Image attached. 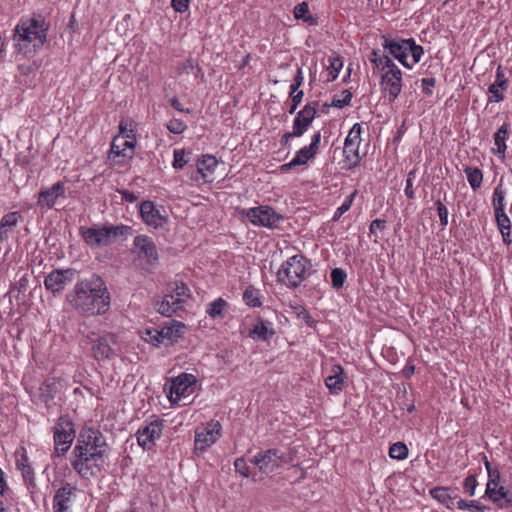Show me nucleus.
Masks as SVG:
<instances>
[{
	"instance_id": "obj_32",
	"label": "nucleus",
	"mask_w": 512,
	"mask_h": 512,
	"mask_svg": "<svg viewBox=\"0 0 512 512\" xmlns=\"http://www.w3.org/2000/svg\"><path fill=\"white\" fill-rule=\"evenodd\" d=\"M17 468L21 471L25 485L35 487L34 470L28 462V457L24 454L16 462Z\"/></svg>"
},
{
	"instance_id": "obj_7",
	"label": "nucleus",
	"mask_w": 512,
	"mask_h": 512,
	"mask_svg": "<svg viewBox=\"0 0 512 512\" xmlns=\"http://www.w3.org/2000/svg\"><path fill=\"white\" fill-rule=\"evenodd\" d=\"M51 431L53 433L54 453L58 457L64 456L77 438L73 420L69 415H61L56 420Z\"/></svg>"
},
{
	"instance_id": "obj_58",
	"label": "nucleus",
	"mask_w": 512,
	"mask_h": 512,
	"mask_svg": "<svg viewBox=\"0 0 512 512\" xmlns=\"http://www.w3.org/2000/svg\"><path fill=\"white\" fill-rule=\"evenodd\" d=\"M351 203H352V196L350 197V199L344 201L342 203V205L337 208V210L333 216V220L337 221L345 212H347L351 207Z\"/></svg>"
},
{
	"instance_id": "obj_33",
	"label": "nucleus",
	"mask_w": 512,
	"mask_h": 512,
	"mask_svg": "<svg viewBox=\"0 0 512 512\" xmlns=\"http://www.w3.org/2000/svg\"><path fill=\"white\" fill-rule=\"evenodd\" d=\"M430 495L441 504H444L448 509H453L455 505V497H452L449 488L435 487L430 490Z\"/></svg>"
},
{
	"instance_id": "obj_18",
	"label": "nucleus",
	"mask_w": 512,
	"mask_h": 512,
	"mask_svg": "<svg viewBox=\"0 0 512 512\" xmlns=\"http://www.w3.org/2000/svg\"><path fill=\"white\" fill-rule=\"evenodd\" d=\"M77 275L74 269H56L50 272L44 280V286L52 293H60Z\"/></svg>"
},
{
	"instance_id": "obj_59",
	"label": "nucleus",
	"mask_w": 512,
	"mask_h": 512,
	"mask_svg": "<svg viewBox=\"0 0 512 512\" xmlns=\"http://www.w3.org/2000/svg\"><path fill=\"white\" fill-rule=\"evenodd\" d=\"M494 83H496L497 86H504V87L508 88L509 83H508L507 78L505 77L504 71L501 66H498V68L496 70V79H495Z\"/></svg>"
},
{
	"instance_id": "obj_57",
	"label": "nucleus",
	"mask_w": 512,
	"mask_h": 512,
	"mask_svg": "<svg viewBox=\"0 0 512 512\" xmlns=\"http://www.w3.org/2000/svg\"><path fill=\"white\" fill-rule=\"evenodd\" d=\"M190 0H171L172 8L179 13H183L188 10Z\"/></svg>"
},
{
	"instance_id": "obj_10",
	"label": "nucleus",
	"mask_w": 512,
	"mask_h": 512,
	"mask_svg": "<svg viewBox=\"0 0 512 512\" xmlns=\"http://www.w3.org/2000/svg\"><path fill=\"white\" fill-rule=\"evenodd\" d=\"M291 461V455L286 454L279 449H268L266 451L259 452L251 459V463L256 465L258 469L265 474H269L283 464Z\"/></svg>"
},
{
	"instance_id": "obj_62",
	"label": "nucleus",
	"mask_w": 512,
	"mask_h": 512,
	"mask_svg": "<svg viewBox=\"0 0 512 512\" xmlns=\"http://www.w3.org/2000/svg\"><path fill=\"white\" fill-rule=\"evenodd\" d=\"M385 225L386 221L382 219H376L372 221L369 227L370 234H375L377 230H383Z\"/></svg>"
},
{
	"instance_id": "obj_51",
	"label": "nucleus",
	"mask_w": 512,
	"mask_h": 512,
	"mask_svg": "<svg viewBox=\"0 0 512 512\" xmlns=\"http://www.w3.org/2000/svg\"><path fill=\"white\" fill-rule=\"evenodd\" d=\"M457 508L460 510H470L475 509L477 512H483L484 507L478 504L476 501L467 502L463 499H458L456 501Z\"/></svg>"
},
{
	"instance_id": "obj_5",
	"label": "nucleus",
	"mask_w": 512,
	"mask_h": 512,
	"mask_svg": "<svg viewBox=\"0 0 512 512\" xmlns=\"http://www.w3.org/2000/svg\"><path fill=\"white\" fill-rule=\"evenodd\" d=\"M311 262L302 254L289 257L277 272L278 282L288 288H297L308 278L311 272Z\"/></svg>"
},
{
	"instance_id": "obj_9",
	"label": "nucleus",
	"mask_w": 512,
	"mask_h": 512,
	"mask_svg": "<svg viewBox=\"0 0 512 512\" xmlns=\"http://www.w3.org/2000/svg\"><path fill=\"white\" fill-rule=\"evenodd\" d=\"M196 378L192 374L182 373L173 379L169 389V400L173 406H186L192 400L190 397L194 393Z\"/></svg>"
},
{
	"instance_id": "obj_53",
	"label": "nucleus",
	"mask_w": 512,
	"mask_h": 512,
	"mask_svg": "<svg viewBox=\"0 0 512 512\" xmlns=\"http://www.w3.org/2000/svg\"><path fill=\"white\" fill-rule=\"evenodd\" d=\"M303 91H298V92H293V91H290L289 93V96L291 98V106H290V109H289V113L290 114H293L297 107L299 106V104L301 103L302 99H303Z\"/></svg>"
},
{
	"instance_id": "obj_36",
	"label": "nucleus",
	"mask_w": 512,
	"mask_h": 512,
	"mask_svg": "<svg viewBox=\"0 0 512 512\" xmlns=\"http://www.w3.org/2000/svg\"><path fill=\"white\" fill-rule=\"evenodd\" d=\"M243 301L250 307H260L262 305L260 291L253 286H248L243 293Z\"/></svg>"
},
{
	"instance_id": "obj_31",
	"label": "nucleus",
	"mask_w": 512,
	"mask_h": 512,
	"mask_svg": "<svg viewBox=\"0 0 512 512\" xmlns=\"http://www.w3.org/2000/svg\"><path fill=\"white\" fill-rule=\"evenodd\" d=\"M22 219L19 212H10L5 214L0 221V242L8 237V230L17 226L18 222Z\"/></svg>"
},
{
	"instance_id": "obj_52",
	"label": "nucleus",
	"mask_w": 512,
	"mask_h": 512,
	"mask_svg": "<svg viewBox=\"0 0 512 512\" xmlns=\"http://www.w3.org/2000/svg\"><path fill=\"white\" fill-rule=\"evenodd\" d=\"M436 207L440 219V224L442 227H446L448 225V209L440 200L436 202Z\"/></svg>"
},
{
	"instance_id": "obj_37",
	"label": "nucleus",
	"mask_w": 512,
	"mask_h": 512,
	"mask_svg": "<svg viewBox=\"0 0 512 512\" xmlns=\"http://www.w3.org/2000/svg\"><path fill=\"white\" fill-rule=\"evenodd\" d=\"M168 294H173L176 297L183 298L185 303L186 299L190 297V290L183 282L175 281L169 284Z\"/></svg>"
},
{
	"instance_id": "obj_21",
	"label": "nucleus",
	"mask_w": 512,
	"mask_h": 512,
	"mask_svg": "<svg viewBox=\"0 0 512 512\" xmlns=\"http://www.w3.org/2000/svg\"><path fill=\"white\" fill-rule=\"evenodd\" d=\"M76 490V487L70 483L61 486L53 497V512H69Z\"/></svg>"
},
{
	"instance_id": "obj_22",
	"label": "nucleus",
	"mask_w": 512,
	"mask_h": 512,
	"mask_svg": "<svg viewBox=\"0 0 512 512\" xmlns=\"http://www.w3.org/2000/svg\"><path fill=\"white\" fill-rule=\"evenodd\" d=\"M134 249L140 257H144L147 262L153 263L158 259L157 248L152 240L147 235H138L133 241Z\"/></svg>"
},
{
	"instance_id": "obj_30",
	"label": "nucleus",
	"mask_w": 512,
	"mask_h": 512,
	"mask_svg": "<svg viewBox=\"0 0 512 512\" xmlns=\"http://www.w3.org/2000/svg\"><path fill=\"white\" fill-rule=\"evenodd\" d=\"M228 309V303L223 298L219 297L206 305V313L212 319L222 320Z\"/></svg>"
},
{
	"instance_id": "obj_60",
	"label": "nucleus",
	"mask_w": 512,
	"mask_h": 512,
	"mask_svg": "<svg viewBox=\"0 0 512 512\" xmlns=\"http://www.w3.org/2000/svg\"><path fill=\"white\" fill-rule=\"evenodd\" d=\"M304 77L301 68L297 69L296 76L294 78V83L290 86V91L298 92V88L303 84Z\"/></svg>"
},
{
	"instance_id": "obj_41",
	"label": "nucleus",
	"mask_w": 512,
	"mask_h": 512,
	"mask_svg": "<svg viewBox=\"0 0 512 512\" xmlns=\"http://www.w3.org/2000/svg\"><path fill=\"white\" fill-rule=\"evenodd\" d=\"M508 88L504 86H497L496 83H492L488 87V92L491 95L488 99L489 103H499L504 100V91H506Z\"/></svg>"
},
{
	"instance_id": "obj_46",
	"label": "nucleus",
	"mask_w": 512,
	"mask_h": 512,
	"mask_svg": "<svg viewBox=\"0 0 512 512\" xmlns=\"http://www.w3.org/2000/svg\"><path fill=\"white\" fill-rule=\"evenodd\" d=\"M121 135L124 139H128L131 134H135L134 122L131 119H123L119 124Z\"/></svg>"
},
{
	"instance_id": "obj_61",
	"label": "nucleus",
	"mask_w": 512,
	"mask_h": 512,
	"mask_svg": "<svg viewBox=\"0 0 512 512\" xmlns=\"http://www.w3.org/2000/svg\"><path fill=\"white\" fill-rule=\"evenodd\" d=\"M412 177H414V172H410L408 174V178L406 180V187H405V195L409 198V199H413L414 198V189H413V184H412Z\"/></svg>"
},
{
	"instance_id": "obj_55",
	"label": "nucleus",
	"mask_w": 512,
	"mask_h": 512,
	"mask_svg": "<svg viewBox=\"0 0 512 512\" xmlns=\"http://www.w3.org/2000/svg\"><path fill=\"white\" fill-rule=\"evenodd\" d=\"M477 486L476 478L473 475H469L464 480V489L470 495L473 496Z\"/></svg>"
},
{
	"instance_id": "obj_13",
	"label": "nucleus",
	"mask_w": 512,
	"mask_h": 512,
	"mask_svg": "<svg viewBox=\"0 0 512 512\" xmlns=\"http://www.w3.org/2000/svg\"><path fill=\"white\" fill-rule=\"evenodd\" d=\"M381 89L389 102H394L402 90V72L395 63L386 68L381 75Z\"/></svg>"
},
{
	"instance_id": "obj_23",
	"label": "nucleus",
	"mask_w": 512,
	"mask_h": 512,
	"mask_svg": "<svg viewBox=\"0 0 512 512\" xmlns=\"http://www.w3.org/2000/svg\"><path fill=\"white\" fill-rule=\"evenodd\" d=\"M154 308L158 313L171 317L184 309V299L173 294H166L161 300L155 302Z\"/></svg>"
},
{
	"instance_id": "obj_24",
	"label": "nucleus",
	"mask_w": 512,
	"mask_h": 512,
	"mask_svg": "<svg viewBox=\"0 0 512 512\" xmlns=\"http://www.w3.org/2000/svg\"><path fill=\"white\" fill-rule=\"evenodd\" d=\"M140 215L145 224L154 228L161 227L165 222V217L155 207L152 201H144L141 203Z\"/></svg>"
},
{
	"instance_id": "obj_45",
	"label": "nucleus",
	"mask_w": 512,
	"mask_h": 512,
	"mask_svg": "<svg viewBox=\"0 0 512 512\" xmlns=\"http://www.w3.org/2000/svg\"><path fill=\"white\" fill-rule=\"evenodd\" d=\"M494 214L497 222V227L500 232H503V230H511V221L508 215L505 213V211L496 212Z\"/></svg>"
},
{
	"instance_id": "obj_4",
	"label": "nucleus",
	"mask_w": 512,
	"mask_h": 512,
	"mask_svg": "<svg viewBox=\"0 0 512 512\" xmlns=\"http://www.w3.org/2000/svg\"><path fill=\"white\" fill-rule=\"evenodd\" d=\"M132 228L127 225H93L80 227V235L84 242L93 249L112 244L118 237L128 236Z\"/></svg>"
},
{
	"instance_id": "obj_20",
	"label": "nucleus",
	"mask_w": 512,
	"mask_h": 512,
	"mask_svg": "<svg viewBox=\"0 0 512 512\" xmlns=\"http://www.w3.org/2000/svg\"><path fill=\"white\" fill-rule=\"evenodd\" d=\"M185 328L182 322L169 320L159 327V332L156 333L160 337L161 344L168 346L174 344L183 336Z\"/></svg>"
},
{
	"instance_id": "obj_40",
	"label": "nucleus",
	"mask_w": 512,
	"mask_h": 512,
	"mask_svg": "<svg viewBox=\"0 0 512 512\" xmlns=\"http://www.w3.org/2000/svg\"><path fill=\"white\" fill-rule=\"evenodd\" d=\"M389 456L393 459L403 460L408 456V448L404 443L396 442L390 447Z\"/></svg>"
},
{
	"instance_id": "obj_63",
	"label": "nucleus",
	"mask_w": 512,
	"mask_h": 512,
	"mask_svg": "<svg viewBox=\"0 0 512 512\" xmlns=\"http://www.w3.org/2000/svg\"><path fill=\"white\" fill-rule=\"evenodd\" d=\"M171 106L176 109L177 111L179 112H185V113H190V109H184L181 102L176 98V97H173L169 100Z\"/></svg>"
},
{
	"instance_id": "obj_42",
	"label": "nucleus",
	"mask_w": 512,
	"mask_h": 512,
	"mask_svg": "<svg viewBox=\"0 0 512 512\" xmlns=\"http://www.w3.org/2000/svg\"><path fill=\"white\" fill-rule=\"evenodd\" d=\"M352 93L349 90H343L340 95H335L331 106L336 108H343L351 102Z\"/></svg>"
},
{
	"instance_id": "obj_19",
	"label": "nucleus",
	"mask_w": 512,
	"mask_h": 512,
	"mask_svg": "<svg viewBox=\"0 0 512 512\" xmlns=\"http://www.w3.org/2000/svg\"><path fill=\"white\" fill-rule=\"evenodd\" d=\"M65 197V185L58 181L51 187L42 188L38 194L37 204L41 208L51 209L59 198Z\"/></svg>"
},
{
	"instance_id": "obj_48",
	"label": "nucleus",
	"mask_w": 512,
	"mask_h": 512,
	"mask_svg": "<svg viewBox=\"0 0 512 512\" xmlns=\"http://www.w3.org/2000/svg\"><path fill=\"white\" fill-rule=\"evenodd\" d=\"M156 332H159V329H158V328H149V329H145V331H144V334H143L142 338H143L146 342H148V343H150V344H152V345H154V346L158 347V346H160V345H161V341H160V337H158V336H157V333H156Z\"/></svg>"
},
{
	"instance_id": "obj_6",
	"label": "nucleus",
	"mask_w": 512,
	"mask_h": 512,
	"mask_svg": "<svg viewBox=\"0 0 512 512\" xmlns=\"http://www.w3.org/2000/svg\"><path fill=\"white\" fill-rule=\"evenodd\" d=\"M383 48L404 67L411 69L424 54V50L414 39H384Z\"/></svg>"
},
{
	"instance_id": "obj_54",
	"label": "nucleus",
	"mask_w": 512,
	"mask_h": 512,
	"mask_svg": "<svg viewBox=\"0 0 512 512\" xmlns=\"http://www.w3.org/2000/svg\"><path fill=\"white\" fill-rule=\"evenodd\" d=\"M234 467L237 473L244 477L249 476V467L243 458H237L234 462Z\"/></svg>"
},
{
	"instance_id": "obj_49",
	"label": "nucleus",
	"mask_w": 512,
	"mask_h": 512,
	"mask_svg": "<svg viewBox=\"0 0 512 512\" xmlns=\"http://www.w3.org/2000/svg\"><path fill=\"white\" fill-rule=\"evenodd\" d=\"M188 160L185 158V151L183 149H175L173 152V163L172 166L175 169H182Z\"/></svg>"
},
{
	"instance_id": "obj_29",
	"label": "nucleus",
	"mask_w": 512,
	"mask_h": 512,
	"mask_svg": "<svg viewBox=\"0 0 512 512\" xmlns=\"http://www.w3.org/2000/svg\"><path fill=\"white\" fill-rule=\"evenodd\" d=\"M509 134V124L504 123L494 134V148L493 153L499 158L504 159L507 149L506 140Z\"/></svg>"
},
{
	"instance_id": "obj_26",
	"label": "nucleus",
	"mask_w": 512,
	"mask_h": 512,
	"mask_svg": "<svg viewBox=\"0 0 512 512\" xmlns=\"http://www.w3.org/2000/svg\"><path fill=\"white\" fill-rule=\"evenodd\" d=\"M274 335L273 323L262 318H258L249 331V336L258 341H269Z\"/></svg>"
},
{
	"instance_id": "obj_27",
	"label": "nucleus",
	"mask_w": 512,
	"mask_h": 512,
	"mask_svg": "<svg viewBox=\"0 0 512 512\" xmlns=\"http://www.w3.org/2000/svg\"><path fill=\"white\" fill-rule=\"evenodd\" d=\"M218 160L215 156L206 154L197 161V171L202 175L205 182L214 181V172L218 167Z\"/></svg>"
},
{
	"instance_id": "obj_11",
	"label": "nucleus",
	"mask_w": 512,
	"mask_h": 512,
	"mask_svg": "<svg viewBox=\"0 0 512 512\" xmlns=\"http://www.w3.org/2000/svg\"><path fill=\"white\" fill-rule=\"evenodd\" d=\"M136 146V134H131L128 139L114 137L108 154V159L115 165H125L134 156Z\"/></svg>"
},
{
	"instance_id": "obj_3",
	"label": "nucleus",
	"mask_w": 512,
	"mask_h": 512,
	"mask_svg": "<svg viewBox=\"0 0 512 512\" xmlns=\"http://www.w3.org/2000/svg\"><path fill=\"white\" fill-rule=\"evenodd\" d=\"M47 25L43 18H22L14 29L13 40L18 52L27 54L43 46L47 38Z\"/></svg>"
},
{
	"instance_id": "obj_15",
	"label": "nucleus",
	"mask_w": 512,
	"mask_h": 512,
	"mask_svg": "<svg viewBox=\"0 0 512 512\" xmlns=\"http://www.w3.org/2000/svg\"><path fill=\"white\" fill-rule=\"evenodd\" d=\"M221 429V424L213 420L198 427L195 431V450L204 452L211 447L219 439Z\"/></svg>"
},
{
	"instance_id": "obj_43",
	"label": "nucleus",
	"mask_w": 512,
	"mask_h": 512,
	"mask_svg": "<svg viewBox=\"0 0 512 512\" xmlns=\"http://www.w3.org/2000/svg\"><path fill=\"white\" fill-rule=\"evenodd\" d=\"M347 274L346 272L341 268H334L331 271V281L332 286L335 289H340L343 287L344 282L346 280Z\"/></svg>"
},
{
	"instance_id": "obj_39",
	"label": "nucleus",
	"mask_w": 512,
	"mask_h": 512,
	"mask_svg": "<svg viewBox=\"0 0 512 512\" xmlns=\"http://www.w3.org/2000/svg\"><path fill=\"white\" fill-rule=\"evenodd\" d=\"M294 17L304 22L312 23L313 17L309 12V6L306 2H301L294 7Z\"/></svg>"
},
{
	"instance_id": "obj_34",
	"label": "nucleus",
	"mask_w": 512,
	"mask_h": 512,
	"mask_svg": "<svg viewBox=\"0 0 512 512\" xmlns=\"http://www.w3.org/2000/svg\"><path fill=\"white\" fill-rule=\"evenodd\" d=\"M505 196L506 190L503 188V178H501L500 183L495 187L493 191L492 204L494 213L505 211Z\"/></svg>"
},
{
	"instance_id": "obj_47",
	"label": "nucleus",
	"mask_w": 512,
	"mask_h": 512,
	"mask_svg": "<svg viewBox=\"0 0 512 512\" xmlns=\"http://www.w3.org/2000/svg\"><path fill=\"white\" fill-rule=\"evenodd\" d=\"M166 127L173 134H181L186 130L187 125L184 121L173 118L167 123Z\"/></svg>"
},
{
	"instance_id": "obj_50",
	"label": "nucleus",
	"mask_w": 512,
	"mask_h": 512,
	"mask_svg": "<svg viewBox=\"0 0 512 512\" xmlns=\"http://www.w3.org/2000/svg\"><path fill=\"white\" fill-rule=\"evenodd\" d=\"M342 61L338 58L330 59V66H329V78L328 81H334L342 68Z\"/></svg>"
},
{
	"instance_id": "obj_38",
	"label": "nucleus",
	"mask_w": 512,
	"mask_h": 512,
	"mask_svg": "<svg viewBox=\"0 0 512 512\" xmlns=\"http://www.w3.org/2000/svg\"><path fill=\"white\" fill-rule=\"evenodd\" d=\"M370 61L376 68H381L382 71H384L386 68H388L391 63H394L392 59L387 55H379L376 50H372L370 55Z\"/></svg>"
},
{
	"instance_id": "obj_14",
	"label": "nucleus",
	"mask_w": 512,
	"mask_h": 512,
	"mask_svg": "<svg viewBox=\"0 0 512 512\" xmlns=\"http://www.w3.org/2000/svg\"><path fill=\"white\" fill-rule=\"evenodd\" d=\"M361 132V125L359 123H355L345 139L343 154L348 168L356 167L361 161V157L359 155Z\"/></svg>"
},
{
	"instance_id": "obj_28",
	"label": "nucleus",
	"mask_w": 512,
	"mask_h": 512,
	"mask_svg": "<svg viewBox=\"0 0 512 512\" xmlns=\"http://www.w3.org/2000/svg\"><path fill=\"white\" fill-rule=\"evenodd\" d=\"M345 374L344 369L335 364L331 368V373L325 379V385L329 389L330 393L338 394L343 390Z\"/></svg>"
},
{
	"instance_id": "obj_16",
	"label": "nucleus",
	"mask_w": 512,
	"mask_h": 512,
	"mask_svg": "<svg viewBox=\"0 0 512 512\" xmlns=\"http://www.w3.org/2000/svg\"><path fill=\"white\" fill-rule=\"evenodd\" d=\"M118 337L113 333H106L96 339L92 345L93 356L96 360H108L119 354Z\"/></svg>"
},
{
	"instance_id": "obj_12",
	"label": "nucleus",
	"mask_w": 512,
	"mask_h": 512,
	"mask_svg": "<svg viewBox=\"0 0 512 512\" xmlns=\"http://www.w3.org/2000/svg\"><path fill=\"white\" fill-rule=\"evenodd\" d=\"M163 426V420L158 417L145 420L136 432L138 444L144 449H151L160 439Z\"/></svg>"
},
{
	"instance_id": "obj_2",
	"label": "nucleus",
	"mask_w": 512,
	"mask_h": 512,
	"mask_svg": "<svg viewBox=\"0 0 512 512\" xmlns=\"http://www.w3.org/2000/svg\"><path fill=\"white\" fill-rule=\"evenodd\" d=\"M66 297L81 314L103 315L110 308V293L104 280L96 274L77 282Z\"/></svg>"
},
{
	"instance_id": "obj_8",
	"label": "nucleus",
	"mask_w": 512,
	"mask_h": 512,
	"mask_svg": "<svg viewBox=\"0 0 512 512\" xmlns=\"http://www.w3.org/2000/svg\"><path fill=\"white\" fill-rule=\"evenodd\" d=\"M239 214L247 218L254 226L266 227L270 229L279 228L284 217L275 211L274 208L267 205H260L248 209L239 210Z\"/></svg>"
},
{
	"instance_id": "obj_64",
	"label": "nucleus",
	"mask_w": 512,
	"mask_h": 512,
	"mask_svg": "<svg viewBox=\"0 0 512 512\" xmlns=\"http://www.w3.org/2000/svg\"><path fill=\"white\" fill-rule=\"evenodd\" d=\"M120 194L122 196V199L127 202L133 203L137 200V196L133 192H130L128 190H122L120 191Z\"/></svg>"
},
{
	"instance_id": "obj_44",
	"label": "nucleus",
	"mask_w": 512,
	"mask_h": 512,
	"mask_svg": "<svg viewBox=\"0 0 512 512\" xmlns=\"http://www.w3.org/2000/svg\"><path fill=\"white\" fill-rule=\"evenodd\" d=\"M485 493L494 502H498L507 497V492L504 487L497 489L496 487H491V483L487 484Z\"/></svg>"
},
{
	"instance_id": "obj_1",
	"label": "nucleus",
	"mask_w": 512,
	"mask_h": 512,
	"mask_svg": "<svg viewBox=\"0 0 512 512\" xmlns=\"http://www.w3.org/2000/svg\"><path fill=\"white\" fill-rule=\"evenodd\" d=\"M110 447L103 433L93 427H83L76 438L69 461L80 478L97 477L105 468Z\"/></svg>"
},
{
	"instance_id": "obj_25",
	"label": "nucleus",
	"mask_w": 512,
	"mask_h": 512,
	"mask_svg": "<svg viewBox=\"0 0 512 512\" xmlns=\"http://www.w3.org/2000/svg\"><path fill=\"white\" fill-rule=\"evenodd\" d=\"M320 141L321 133L316 132L311 138L310 145L304 146L296 152V155L293 158V164H298V166L305 165L318 153Z\"/></svg>"
},
{
	"instance_id": "obj_35",
	"label": "nucleus",
	"mask_w": 512,
	"mask_h": 512,
	"mask_svg": "<svg viewBox=\"0 0 512 512\" xmlns=\"http://www.w3.org/2000/svg\"><path fill=\"white\" fill-rule=\"evenodd\" d=\"M464 173L466 174L467 180L474 191L480 188L483 181V173L479 168L467 166L464 169Z\"/></svg>"
},
{
	"instance_id": "obj_56",
	"label": "nucleus",
	"mask_w": 512,
	"mask_h": 512,
	"mask_svg": "<svg viewBox=\"0 0 512 512\" xmlns=\"http://www.w3.org/2000/svg\"><path fill=\"white\" fill-rule=\"evenodd\" d=\"M423 93L427 96H431L433 94L432 88L435 86L436 80L435 78H423L421 80Z\"/></svg>"
},
{
	"instance_id": "obj_17",
	"label": "nucleus",
	"mask_w": 512,
	"mask_h": 512,
	"mask_svg": "<svg viewBox=\"0 0 512 512\" xmlns=\"http://www.w3.org/2000/svg\"><path fill=\"white\" fill-rule=\"evenodd\" d=\"M318 106L319 103L317 101H312L307 103L297 113L292 126V132L296 137H301L309 129L317 116Z\"/></svg>"
}]
</instances>
